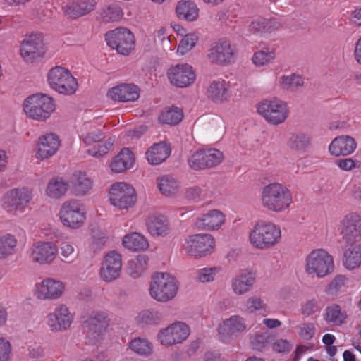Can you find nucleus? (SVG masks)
Segmentation results:
<instances>
[{"mask_svg":"<svg viewBox=\"0 0 361 361\" xmlns=\"http://www.w3.org/2000/svg\"><path fill=\"white\" fill-rule=\"evenodd\" d=\"M171 147L165 142L155 143L149 147L145 152L148 163L158 165L164 162L171 154Z\"/></svg>","mask_w":361,"mask_h":361,"instance_id":"obj_33","label":"nucleus"},{"mask_svg":"<svg viewBox=\"0 0 361 361\" xmlns=\"http://www.w3.org/2000/svg\"><path fill=\"white\" fill-rule=\"evenodd\" d=\"M17 245L16 237L11 234L0 236V259H4L14 252Z\"/></svg>","mask_w":361,"mask_h":361,"instance_id":"obj_50","label":"nucleus"},{"mask_svg":"<svg viewBox=\"0 0 361 361\" xmlns=\"http://www.w3.org/2000/svg\"><path fill=\"white\" fill-rule=\"evenodd\" d=\"M57 217L64 228L78 230L85 224L87 210L85 207L78 200H68L61 204Z\"/></svg>","mask_w":361,"mask_h":361,"instance_id":"obj_5","label":"nucleus"},{"mask_svg":"<svg viewBox=\"0 0 361 361\" xmlns=\"http://www.w3.org/2000/svg\"><path fill=\"white\" fill-rule=\"evenodd\" d=\"M231 288L235 295H243L248 291V270L245 269L237 274L231 281Z\"/></svg>","mask_w":361,"mask_h":361,"instance_id":"obj_42","label":"nucleus"},{"mask_svg":"<svg viewBox=\"0 0 361 361\" xmlns=\"http://www.w3.org/2000/svg\"><path fill=\"white\" fill-rule=\"evenodd\" d=\"M206 95L214 102L221 103L230 97L229 82L223 79L212 81L207 87Z\"/></svg>","mask_w":361,"mask_h":361,"instance_id":"obj_29","label":"nucleus"},{"mask_svg":"<svg viewBox=\"0 0 361 361\" xmlns=\"http://www.w3.org/2000/svg\"><path fill=\"white\" fill-rule=\"evenodd\" d=\"M216 241L210 234L190 235L183 247L185 252L195 258H202L211 255L215 248Z\"/></svg>","mask_w":361,"mask_h":361,"instance_id":"obj_14","label":"nucleus"},{"mask_svg":"<svg viewBox=\"0 0 361 361\" xmlns=\"http://www.w3.org/2000/svg\"><path fill=\"white\" fill-rule=\"evenodd\" d=\"M135 161L134 153L128 148H123L110 163V169L114 173H123L132 169Z\"/></svg>","mask_w":361,"mask_h":361,"instance_id":"obj_32","label":"nucleus"},{"mask_svg":"<svg viewBox=\"0 0 361 361\" xmlns=\"http://www.w3.org/2000/svg\"><path fill=\"white\" fill-rule=\"evenodd\" d=\"M33 197L29 187H18L8 190L1 199L2 207L8 212L23 213Z\"/></svg>","mask_w":361,"mask_h":361,"instance_id":"obj_12","label":"nucleus"},{"mask_svg":"<svg viewBox=\"0 0 361 361\" xmlns=\"http://www.w3.org/2000/svg\"><path fill=\"white\" fill-rule=\"evenodd\" d=\"M305 268L310 275L324 277L334 270L333 257L323 249L314 250L306 257Z\"/></svg>","mask_w":361,"mask_h":361,"instance_id":"obj_9","label":"nucleus"},{"mask_svg":"<svg viewBox=\"0 0 361 361\" xmlns=\"http://www.w3.org/2000/svg\"><path fill=\"white\" fill-rule=\"evenodd\" d=\"M290 348V344L286 340L279 339L273 344V350L277 353L288 352Z\"/></svg>","mask_w":361,"mask_h":361,"instance_id":"obj_63","label":"nucleus"},{"mask_svg":"<svg viewBox=\"0 0 361 361\" xmlns=\"http://www.w3.org/2000/svg\"><path fill=\"white\" fill-rule=\"evenodd\" d=\"M59 254L63 259L73 262L75 255V248L69 241H63L59 247Z\"/></svg>","mask_w":361,"mask_h":361,"instance_id":"obj_57","label":"nucleus"},{"mask_svg":"<svg viewBox=\"0 0 361 361\" xmlns=\"http://www.w3.org/2000/svg\"><path fill=\"white\" fill-rule=\"evenodd\" d=\"M355 140L350 136L341 135L334 138L329 147V153L335 157L347 156L356 149Z\"/></svg>","mask_w":361,"mask_h":361,"instance_id":"obj_30","label":"nucleus"},{"mask_svg":"<svg viewBox=\"0 0 361 361\" xmlns=\"http://www.w3.org/2000/svg\"><path fill=\"white\" fill-rule=\"evenodd\" d=\"M57 251V245L54 242L40 240L31 246L30 257L32 262L39 265H48L56 259Z\"/></svg>","mask_w":361,"mask_h":361,"instance_id":"obj_21","label":"nucleus"},{"mask_svg":"<svg viewBox=\"0 0 361 361\" xmlns=\"http://www.w3.org/2000/svg\"><path fill=\"white\" fill-rule=\"evenodd\" d=\"M261 201L267 210L281 212L289 208L292 204V192L281 183H269L262 188Z\"/></svg>","mask_w":361,"mask_h":361,"instance_id":"obj_3","label":"nucleus"},{"mask_svg":"<svg viewBox=\"0 0 361 361\" xmlns=\"http://www.w3.org/2000/svg\"><path fill=\"white\" fill-rule=\"evenodd\" d=\"M108 98L115 102H134L140 97V89L130 83H122L109 90Z\"/></svg>","mask_w":361,"mask_h":361,"instance_id":"obj_26","label":"nucleus"},{"mask_svg":"<svg viewBox=\"0 0 361 361\" xmlns=\"http://www.w3.org/2000/svg\"><path fill=\"white\" fill-rule=\"evenodd\" d=\"M148 233L152 236L165 237L171 232L168 219L159 212L149 213L145 221Z\"/></svg>","mask_w":361,"mask_h":361,"instance_id":"obj_25","label":"nucleus"},{"mask_svg":"<svg viewBox=\"0 0 361 361\" xmlns=\"http://www.w3.org/2000/svg\"><path fill=\"white\" fill-rule=\"evenodd\" d=\"M129 349L137 355L142 357L150 356L153 353L151 342L142 337H136L128 343Z\"/></svg>","mask_w":361,"mask_h":361,"instance_id":"obj_41","label":"nucleus"},{"mask_svg":"<svg viewBox=\"0 0 361 361\" xmlns=\"http://www.w3.org/2000/svg\"><path fill=\"white\" fill-rule=\"evenodd\" d=\"M80 141L86 147L93 145L87 150V153L96 158L102 157L108 154L115 142L114 137H109L104 140L105 135L104 132L96 127L94 121L85 122L79 131Z\"/></svg>","mask_w":361,"mask_h":361,"instance_id":"obj_1","label":"nucleus"},{"mask_svg":"<svg viewBox=\"0 0 361 361\" xmlns=\"http://www.w3.org/2000/svg\"><path fill=\"white\" fill-rule=\"evenodd\" d=\"M72 183L77 195H79L86 194L92 188V180L86 173L81 171L74 173Z\"/></svg>","mask_w":361,"mask_h":361,"instance_id":"obj_43","label":"nucleus"},{"mask_svg":"<svg viewBox=\"0 0 361 361\" xmlns=\"http://www.w3.org/2000/svg\"><path fill=\"white\" fill-rule=\"evenodd\" d=\"M281 237L279 226L264 220H258L250 232V242L257 248L264 249L276 245Z\"/></svg>","mask_w":361,"mask_h":361,"instance_id":"obj_6","label":"nucleus"},{"mask_svg":"<svg viewBox=\"0 0 361 361\" xmlns=\"http://www.w3.org/2000/svg\"><path fill=\"white\" fill-rule=\"evenodd\" d=\"M96 5V0H71L63 6V10L69 18L75 19L93 11Z\"/></svg>","mask_w":361,"mask_h":361,"instance_id":"obj_27","label":"nucleus"},{"mask_svg":"<svg viewBox=\"0 0 361 361\" xmlns=\"http://www.w3.org/2000/svg\"><path fill=\"white\" fill-rule=\"evenodd\" d=\"M255 312L260 314L267 312V306L263 300L256 296L250 298V313Z\"/></svg>","mask_w":361,"mask_h":361,"instance_id":"obj_60","label":"nucleus"},{"mask_svg":"<svg viewBox=\"0 0 361 361\" xmlns=\"http://www.w3.org/2000/svg\"><path fill=\"white\" fill-rule=\"evenodd\" d=\"M190 334L189 326L183 322H176L157 333L158 341L164 346H172L185 341Z\"/></svg>","mask_w":361,"mask_h":361,"instance_id":"obj_17","label":"nucleus"},{"mask_svg":"<svg viewBox=\"0 0 361 361\" xmlns=\"http://www.w3.org/2000/svg\"><path fill=\"white\" fill-rule=\"evenodd\" d=\"M225 221V215L219 210L213 209L202 214L195 220V226L206 231L218 230Z\"/></svg>","mask_w":361,"mask_h":361,"instance_id":"obj_28","label":"nucleus"},{"mask_svg":"<svg viewBox=\"0 0 361 361\" xmlns=\"http://www.w3.org/2000/svg\"><path fill=\"white\" fill-rule=\"evenodd\" d=\"M271 339V336L268 331L257 334L252 338L250 341L252 348L254 350L262 352L269 346Z\"/></svg>","mask_w":361,"mask_h":361,"instance_id":"obj_53","label":"nucleus"},{"mask_svg":"<svg viewBox=\"0 0 361 361\" xmlns=\"http://www.w3.org/2000/svg\"><path fill=\"white\" fill-rule=\"evenodd\" d=\"M237 51L231 43L219 39L213 43L208 50L207 57L212 63L220 66H228L235 61Z\"/></svg>","mask_w":361,"mask_h":361,"instance_id":"obj_19","label":"nucleus"},{"mask_svg":"<svg viewBox=\"0 0 361 361\" xmlns=\"http://www.w3.org/2000/svg\"><path fill=\"white\" fill-rule=\"evenodd\" d=\"M136 322L141 326L157 325L162 319L161 313L154 309L142 310L136 317Z\"/></svg>","mask_w":361,"mask_h":361,"instance_id":"obj_44","label":"nucleus"},{"mask_svg":"<svg viewBox=\"0 0 361 361\" xmlns=\"http://www.w3.org/2000/svg\"><path fill=\"white\" fill-rule=\"evenodd\" d=\"M121 267V255L115 251L109 252L103 259L99 270V276L104 281L111 282L119 277Z\"/></svg>","mask_w":361,"mask_h":361,"instance_id":"obj_23","label":"nucleus"},{"mask_svg":"<svg viewBox=\"0 0 361 361\" xmlns=\"http://www.w3.org/2000/svg\"><path fill=\"white\" fill-rule=\"evenodd\" d=\"M300 336L305 339L310 340L314 334V326L312 323L302 324L299 326Z\"/></svg>","mask_w":361,"mask_h":361,"instance_id":"obj_62","label":"nucleus"},{"mask_svg":"<svg viewBox=\"0 0 361 361\" xmlns=\"http://www.w3.org/2000/svg\"><path fill=\"white\" fill-rule=\"evenodd\" d=\"M275 59V53L271 51H259L252 56V62L257 66H262L269 63Z\"/></svg>","mask_w":361,"mask_h":361,"instance_id":"obj_56","label":"nucleus"},{"mask_svg":"<svg viewBox=\"0 0 361 361\" xmlns=\"http://www.w3.org/2000/svg\"><path fill=\"white\" fill-rule=\"evenodd\" d=\"M148 257L145 255H140L128 263V273L133 278L142 276L147 269Z\"/></svg>","mask_w":361,"mask_h":361,"instance_id":"obj_45","label":"nucleus"},{"mask_svg":"<svg viewBox=\"0 0 361 361\" xmlns=\"http://www.w3.org/2000/svg\"><path fill=\"white\" fill-rule=\"evenodd\" d=\"M257 111L269 123L279 125L288 118L287 104L278 98L264 99L257 105Z\"/></svg>","mask_w":361,"mask_h":361,"instance_id":"obj_7","label":"nucleus"},{"mask_svg":"<svg viewBox=\"0 0 361 361\" xmlns=\"http://www.w3.org/2000/svg\"><path fill=\"white\" fill-rule=\"evenodd\" d=\"M74 321V314L64 303H59L54 310L47 314L45 323L49 330L58 333L68 330Z\"/></svg>","mask_w":361,"mask_h":361,"instance_id":"obj_16","label":"nucleus"},{"mask_svg":"<svg viewBox=\"0 0 361 361\" xmlns=\"http://www.w3.org/2000/svg\"><path fill=\"white\" fill-rule=\"evenodd\" d=\"M336 164L343 171H352L354 169L360 168L361 163L359 161L355 160L352 158H345L338 159L336 161Z\"/></svg>","mask_w":361,"mask_h":361,"instance_id":"obj_59","label":"nucleus"},{"mask_svg":"<svg viewBox=\"0 0 361 361\" xmlns=\"http://www.w3.org/2000/svg\"><path fill=\"white\" fill-rule=\"evenodd\" d=\"M345 318L346 315L344 312H341V308L339 305H334L326 309L325 319L329 322H333L335 324L339 325L343 323Z\"/></svg>","mask_w":361,"mask_h":361,"instance_id":"obj_52","label":"nucleus"},{"mask_svg":"<svg viewBox=\"0 0 361 361\" xmlns=\"http://www.w3.org/2000/svg\"><path fill=\"white\" fill-rule=\"evenodd\" d=\"M157 184L159 191L166 197H173L180 190L179 182L172 176H161L157 178Z\"/></svg>","mask_w":361,"mask_h":361,"instance_id":"obj_39","label":"nucleus"},{"mask_svg":"<svg viewBox=\"0 0 361 361\" xmlns=\"http://www.w3.org/2000/svg\"><path fill=\"white\" fill-rule=\"evenodd\" d=\"M25 116L38 122H44L56 111L54 99L47 94L35 93L27 97L22 104Z\"/></svg>","mask_w":361,"mask_h":361,"instance_id":"obj_2","label":"nucleus"},{"mask_svg":"<svg viewBox=\"0 0 361 361\" xmlns=\"http://www.w3.org/2000/svg\"><path fill=\"white\" fill-rule=\"evenodd\" d=\"M44 35L40 32H32L25 35L20 46V54L26 62H33L44 57L47 47L44 42Z\"/></svg>","mask_w":361,"mask_h":361,"instance_id":"obj_15","label":"nucleus"},{"mask_svg":"<svg viewBox=\"0 0 361 361\" xmlns=\"http://www.w3.org/2000/svg\"><path fill=\"white\" fill-rule=\"evenodd\" d=\"M189 166L195 171L202 170L207 168V161L204 156L202 149L193 152L188 159Z\"/></svg>","mask_w":361,"mask_h":361,"instance_id":"obj_54","label":"nucleus"},{"mask_svg":"<svg viewBox=\"0 0 361 361\" xmlns=\"http://www.w3.org/2000/svg\"><path fill=\"white\" fill-rule=\"evenodd\" d=\"M279 85L283 90L295 91L304 85L303 78L298 74L293 73L289 75H282L279 79Z\"/></svg>","mask_w":361,"mask_h":361,"instance_id":"obj_48","label":"nucleus"},{"mask_svg":"<svg viewBox=\"0 0 361 361\" xmlns=\"http://www.w3.org/2000/svg\"><path fill=\"white\" fill-rule=\"evenodd\" d=\"M310 143L311 139L307 135L299 133L291 135L288 142V145L293 151L305 152Z\"/></svg>","mask_w":361,"mask_h":361,"instance_id":"obj_49","label":"nucleus"},{"mask_svg":"<svg viewBox=\"0 0 361 361\" xmlns=\"http://www.w3.org/2000/svg\"><path fill=\"white\" fill-rule=\"evenodd\" d=\"M207 167H212L220 164L223 159V153L216 149H202Z\"/></svg>","mask_w":361,"mask_h":361,"instance_id":"obj_55","label":"nucleus"},{"mask_svg":"<svg viewBox=\"0 0 361 361\" xmlns=\"http://www.w3.org/2000/svg\"><path fill=\"white\" fill-rule=\"evenodd\" d=\"M349 281V279L344 275H337L331 281L329 285V290L331 293H337L341 290V288L345 287Z\"/></svg>","mask_w":361,"mask_h":361,"instance_id":"obj_58","label":"nucleus"},{"mask_svg":"<svg viewBox=\"0 0 361 361\" xmlns=\"http://www.w3.org/2000/svg\"><path fill=\"white\" fill-rule=\"evenodd\" d=\"M183 117V113L180 109L171 106L161 111L159 121L168 125H176L182 121Z\"/></svg>","mask_w":361,"mask_h":361,"instance_id":"obj_47","label":"nucleus"},{"mask_svg":"<svg viewBox=\"0 0 361 361\" xmlns=\"http://www.w3.org/2000/svg\"><path fill=\"white\" fill-rule=\"evenodd\" d=\"M108 198L112 206L119 209H127L136 203L137 194L131 185L125 182H116L110 186Z\"/></svg>","mask_w":361,"mask_h":361,"instance_id":"obj_10","label":"nucleus"},{"mask_svg":"<svg viewBox=\"0 0 361 361\" xmlns=\"http://www.w3.org/2000/svg\"><path fill=\"white\" fill-rule=\"evenodd\" d=\"M178 289L179 282L175 276L159 272L152 276L149 293L154 300L165 303L176 297Z\"/></svg>","mask_w":361,"mask_h":361,"instance_id":"obj_4","label":"nucleus"},{"mask_svg":"<svg viewBox=\"0 0 361 361\" xmlns=\"http://www.w3.org/2000/svg\"><path fill=\"white\" fill-rule=\"evenodd\" d=\"M341 225V234L347 244L357 243L361 240V215L350 213L344 216Z\"/></svg>","mask_w":361,"mask_h":361,"instance_id":"obj_22","label":"nucleus"},{"mask_svg":"<svg viewBox=\"0 0 361 361\" xmlns=\"http://www.w3.org/2000/svg\"><path fill=\"white\" fill-rule=\"evenodd\" d=\"M11 353L10 342L7 339L0 337V361H8Z\"/></svg>","mask_w":361,"mask_h":361,"instance_id":"obj_61","label":"nucleus"},{"mask_svg":"<svg viewBox=\"0 0 361 361\" xmlns=\"http://www.w3.org/2000/svg\"><path fill=\"white\" fill-rule=\"evenodd\" d=\"M66 290V287L63 281L48 276L35 283L33 295L37 299L42 301L58 300L63 297Z\"/></svg>","mask_w":361,"mask_h":361,"instance_id":"obj_13","label":"nucleus"},{"mask_svg":"<svg viewBox=\"0 0 361 361\" xmlns=\"http://www.w3.org/2000/svg\"><path fill=\"white\" fill-rule=\"evenodd\" d=\"M220 267H205L195 271V279L200 283H209L215 280L216 276L221 271Z\"/></svg>","mask_w":361,"mask_h":361,"instance_id":"obj_51","label":"nucleus"},{"mask_svg":"<svg viewBox=\"0 0 361 361\" xmlns=\"http://www.w3.org/2000/svg\"><path fill=\"white\" fill-rule=\"evenodd\" d=\"M68 189L67 180L61 177H54L48 182L44 192L49 198L59 200L66 194Z\"/></svg>","mask_w":361,"mask_h":361,"instance_id":"obj_35","label":"nucleus"},{"mask_svg":"<svg viewBox=\"0 0 361 361\" xmlns=\"http://www.w3.org/2000/svg\"><path fill=\"white\" fill-rule=\"evenodd\" d=\"M124 12L122 7L116 2L104 5L97 11V19L104 23H118L123 20Z\"/></svg>","mask_w":361,"mask_h":361,"instance_id":"obj_31","label":"nucleus"},{"mask_svg":"<svg viewBox=\"0 0 361 361\" xmlns=\"http://www.w3.org/2000/svg\"><path fill=\"white\" fill-rule=\"evenodd\" d=\"M166 76L171 85L180 88L191 85L196 79L193 67L187 63L171 65L166 71Z\"/></svg>","mask_w":361,"mask_h":361,"instance_id":"obj_20","label":"nucleus"},{"mask_svg":"<svg viewBox=\"0 0 361 361\" xmlns=\"http://www.w3.org/2000/svg\"><path fill=\"white\" fill-rule=\"evenodd\" d=\"M199 35L195 32L183 35L177 47V54L184 56L189 53L197 44Z\"/></svg>","mask_w":361,"mask_h":361,"instance_id":"obj_46","label":"nucleus"},{"mask_svg":"<svg viewBox=\"0 0 361 361\" xmlns=\"http://www.w3.org/2000/svg\"><path fill=\"white\" fill-rule=\"evenodd\" d=\"M61 139L58 134L48 132L41 135L34 149L35 158L39 161H44L54 157L61 147Z\"/></svg>","mask_w":361,"mask_h":361,"instance_id":"obj_18","label":"nucleus"},{"mask_svg":"<svg viewBox=\"0 0 361 361\" xmlns=\"http://www.w3.org/2000/svg\"><path fill=\"white\" fill-rule=\"evenodd\" d=\"M246 328V321L238 315H233L224 319L217 329L220 339L226 343L232 336L243 332Z\"/></svg>","mask_w":361,"mask_h":361,"instance_id":"obj_24","label":"nucleus"},{"mask_svg":"<svg viewBox=\"0 0 361 361\" xmlns=\"http://www.w3.org/2000/svg\"><path fill=\"white\" fill-rule=\"evenodd\" d=\"M350 247L345 252L343 264L349 270L356 269L361 264V244H348Z\"/></svg>","mask_w":361,"mask_h":361,"instance_id":"obj_40","label":"nucleus"},{"mask_svg":"<svg viewBox=\"0 0 361 361\" xmlns=\"http://www.w3.org/2000/svg\"><path fill=\"white\" fill-rule=\"evenodd\" d=\"M204 361H224V357L217 351H208L204 355Z\"/></svg>","mask_w":361,"mask_h":361,"instance_id":"obj_64","label":"nucleus"},{"mask_svg":"<svg viewBox=\"0 0 361 361\" xmlns=\"http://www.w3.org/2000/svg\"><path fill=\"white\" fill-rule=\"evenodd\" d=\"M281 27V24L276 19L267 20L260 18L252 21L250 25V31L262 35L275 32Z\"/></svg>","mask_w":361,"mask_h":361,"instance_id":"obj_38","label":"nucleus"},{"mask_svg":"<svg viewBox=\"0 0 361 361\" xmlns=\"http://www.w3.org/2000/svg\"><path fill=\"white\" fill-rule=\"evenodd\" d=\"M109 323V314L104 311L92 312L89 319L90 329L99 336L107 331Z\"/></svg>","mask_w":361,"mask_h":361,"instance_id":"obj_36","label":"nucleus"},{"mask_svg":"<svg viewBox=\"0 0 361 361\" xmlns=\"http://www.w3.org/2000/svg\"><path fill=\"white\" fill-rule=\"evenodd\" d=\"M199 11L197 4L188 0L178 1L176 7V13L178 18L189 22L197 20Z\"/></svg>","mask_w":361,"mask_h":361,"instance_id":"obj_34","label":"nucleus"},{"mask_svg":"<svg viewBox=\"0 0 361 361\" xmlns=\"http://www.w3.org/2000/svg\"><path fill=\"white\" fill-rule=\"evenodd\" d=\"M105 40L109 47L123 56L129 55L135 46L133 33L123 27L107 32L105 35Z\"/></svg>","mask_w":361,"mask_h":361,"instance_id":"obj_11","label":"nucleus"},{"mask_svg":"<svg viewBox=\"0 0 361 361\" xmlns=\"http://www.w3.org/2000/svg\"><path fill=\"white\" fill-rule=\"evenodd\" d=\"M122 245L131 251H143L149 247L147 238L142 234L133 232L125 235L122 240Z\"/></svg>","mask_w":361,"mask_h":361,"instance_id":"obj_37","label":"nucleus"},{"mask_svg":"<svg viewBox=\"0 0 361 361\" xmlns=\"http://www.w3.org/2000/svg\"><path fill=\"white\" fill-rule=\"evenodd\" d=\"M50 87L60 94H73L78 89V82L71 71L61 66L52 68L47 74Z\"/></svg>","mask_w":361,"mask_h":361,"instance_id":"obj_8","label":"nucleus"}]
</instances>
